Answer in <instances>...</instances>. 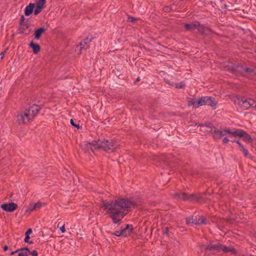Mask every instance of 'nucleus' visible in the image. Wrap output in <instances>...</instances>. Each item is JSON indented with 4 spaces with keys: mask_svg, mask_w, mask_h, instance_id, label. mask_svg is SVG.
Listing matches in <instances>:
<instances>
[{
    "mask_svg": "<svg viewBox=\"0 0 256 256\" xmlns=\"http://www.w3.org/2000/svg\"><path fill=\"white\" fill-rule=\"evenodd\" d=\"M28 46L32 49V52L34 54H37L40 51L41 48L40 44L35 43L33 41H31L29 43Z\"/></svg>",
    "mask_w": 256,
    "mask_h": 256,
    "instance_id": "16",
    "label": "nucleus"
},
{
    "mask_svg": "<svg viewBox=\"0 0 256 256\" xmlns=\"http://www.w3.org/2000/svg\"><path fill=\"white\" fill-rule=\"evenodd\" d=\"M225 69L228 72L236 76H244V66L241 64H234L225 66Z\"/></svg>",
    "mask_w": 256,
    "mask_h": 256,
    "instance_id": "5",
    "label": "nucleus"
},
{
    "mask_svg": "<svg viewBox=\"0 0 256 256\" xmlns=\"http://www.w3.org/2000/svg\"><path fill=\"white\" fill-rule=\"evenodd\" d=\"M69 173L70 172L66 170L64 171V174H65L66 176H68Z\"/></svg>",
    "mask_w": 256,
    "mask_h": 256,
    "instance_id": "49",
    "label": "nucleus"
},
{
    "mask_svg": "<svg viewBox=\"0 0 256 256\" xmlns=\"http://www.w3.org/2000/svg\"><path fill=\"white\" fill-rule=\"evenodd\" d=\"M232 142H236L237 144L240 148V149L244 147L243 145L241 144L240 140H234V141H232Z\"/></svg>",
    "mask_w": 256,
    "mask_h": 256,
    "instance_id": "37",
    "label": "nucleus"
},
{
    "mask_svg": "<svg viewBox=\"0 0 256 256\" xmlns=\"http://www.w3.org/2000/svg\"><path fill=\"white\" fill-rule=\"evenodd\" d=\"M216 104L217 102L216 101L215 98L204 96L198 99L196 106L208 105L215 109L216 108Z\"/></svg>",
    "mask_w": 256,
    "mask_h": 256,
    "instance_id": "4",
    "label": "nucleus"
},
{
    "mask_svg": "<svg viewBox=\"0 0 256 256\" xmlns=\"http://www.w3.org/2000/svg\"><path fill=\"white\" fill-rule=\"evenodd\" d=\"M25 238H24V242L28 243H32V242H30L29 240L30 238V237L29 236H27V234L25 235Z\"/></svg>",
    "mask_w": 256,
    "mask_h": 256,
    "instance_id": "43",
    "label": "nucleus"
},
{
    "mask_svg": "<svg viewBox=\"0 0 256 256\" xmlns=\"http://www.w3.org/2000/svg\"><path fill=\"white\" fill-rule=\"evenodd\" d=\"M49 26V24L46 22L44 26L36 29L34 32V38L38 40H40L42 34L48 30Z\"/></svg>",
    "mask_w": 256,
    "mask_h": 256,
    "instance_id": "9",
    "label": "nucleus"
},
{
    "mask_svg": "<svg viewBox=\"0 0 256 256\" xmlns=\"http://www.w3.org/2000/svg\"><path fill=\"white\" fill-rule=\"evenodd\" d=\"M138 20V18H136L134 17H133V16H128H128L127 22H135Z\"/></svg>",
    "mask_w": 256,
    "mask_h": 256,
    "instance_id": "32",
    "label": "nucleus"
},
{
    "mask_svg": "<svg viewBox=\"0 0 256 256\" xmlns=\"http://www.w3.org/2000/svg\"><path fill=\"white\" fill-rule=\"evenodd\" d=\"M82 149L84 150L85 152H88L90 150H91L92 152H94V149L90 146H87L86 142H84V145L82 146Z\"/></svg>",
    "mask_w": 256,
    "mask_h": 256,
    "instance_id": "29",
    "label": "nucleus"
},
{
    "mask_svg": "<svg viewBox=\"0 0 256 256\" xmlns=\"http://www.w3.org/2000/svg\"><path fill=\"white\" fill-rule=\"evenodd\" d=\"M21 27L18 28V33L24 34L26 35H28L31 32V30H28L30 26V23L26 22L25 24H20Z\"/></svg>",
    "mask_w": 256,
    "mask_h": 256,
    "instance_id": "15",
    "label": "nucleus"
},
{
    "mask_svg": "<svg viewBox=\"0 0 256 256\" xmlns=\"http://www.w3.org/2000/svg\"><path fill=\"white\" fill-rule=\"evenodd\" d=\"M222 244L219 243L212 244H210L206 246V249L210 250L221 251Z\"/></svg>",
    "mask_w": 256,
    "mask_h": 256,
    "instance_id": "18",
    "label": "nucleus"
},
{
    "mask_svg": "<svg viewBox=\"0 0 256 256\" xmlns=\"http://www.w3.org/2000/svg\"><path fill=\"white\" fill-rule=\"evenodd\" d=\"M30 120L31 118L30 117V114L27 113L26 112L20 113L17 116V122L20 125L26 124Z\"/></svg>",
    "mask_w": 256,
    "mask_h": 256,
    "instance_id": "10",
    "label": "nucleus"
},
{
    "mask_svg": "<svg viewBox=\"0 0 256 256\" xmlns=\"http://www.w3.org/2000/svg\"><path fill=\"white\" fill-rule=\"evenodd\" d=\"M44 205H45L44 204H41L40 202H38L36 204H34V203L31 204H30L29 208H28V210H26V212H28V211L32 212L35 210L39 209L42 206H44Z\"/></svg>",
    "mask_w": 256,
    "mask_h": 256,
    "instance_id": "21",
    "label": "nucleus"
},
{
    "mask_svg": "<svg viewBox=\"0 0 256 256\" xmlns=\"http://www.w3.org/2000/svg\"><path fill=\"white\" fill-rule=\"evenodd\" d=\"M197 21H196L194 23L188 24L185 23L184 24V28L186 31H191L192 30L196 29V28Z\"/></svg>",
    "mask_w": 256,
    "mask_h": 256,
    "instance_id": "22",
    "label": "nucleus"
},
{
    "mask_svg": "<svg viewBox=\"0 0 256 256\" xmlns=\"http://www.w3.org/2000/svg\"><path fill=\"white\" fill-rule=\"evenodd\" d=\"M46 3V0H36L35 4V8L34 14L37 15L40 14L44 8Z\"/></svg>",
    "mask_w": 256,
    "mask_h": 256,
    "instance_id": "12",
    "label": "nucleus"
},
{
    "mask_svg": "<svg viewBox=\"0 0 256 256\" xmlns=\"http://www.w3.org/2000/svg\"><path fill=\"white\" fill-rule=\"evenodd\" d=\"M60 229L62 233L65 232L66 230H65V228H64V224H63L62 226H60Z\"/></svg>",
    "mask_w": 256,
    "mask_h": 256,
    "instance_id": "45",
    "label": "nucleus"
},
{
    "mask_svg": "<svg viewBox=\"0 0 256 256\" xmlns=\"http://www.w3.org/2000/svg\"><path fill=\"white\" fill-rule=\"evenodd\" d=\"M28 253L30 254L32 256H37L38 254V252L36 250H32V252H29Z\"/></svg>",
    "mask_w": 256,
    "mask_h": 256,
    "instance_id": "40",
    "label": "nucleus"
},
{
    "mask_svg": "<svg viewBox=\"0 0 256 256\" xmlns=\"http://www.w3.org/2000/svg\"><path fill=\"white\" fill-rule=\"evenodd\" d=\"M186 222L188 224H192L195 225H200L207 224L206 220L202 216L198 218L197 216H192L190 218H186Z\"/></svg>",
    "mask_w": 256,
    "mask_h": 256,
    "instance_id": "8",
    "label": "nucleus"
},
{
    "mask_svg": "<svg viewBox=\"0 0 256 256\" xmlns=\"http://www.w3.org/2000/svg\"><path fill=\"white\" fill-rule=\"evenodd\" d=\"M136 206V202L128 198L118 199L103 202L102 208L109 215L114 224H120L122 218Z\"/></svg>",
    "mask_w": 256,
    "mask_h": 256,
    "instance_id": "1",
    "label": "nucleus"
},
{
    "mask_svg": "<svg viewBox=\"0 0 256 256\" xmlns=\"http://www.w3.org/2000/svg\"><path fill=\"white\" fill-rule=\"evenodd\" d=\"M2 208L6 212H12L14 211L18 208L16 204L11 202L10 204H4L1 206Z\"/></svg>",
    "mask_w": 256,
    "mask_h": 256,
    "instance_id": "14",
    "label": "nucleus"
},
{
    "mask_svg": "<svg viewBox=\"0 0 256 256\" xmlns=\"http://www.w3.org/2000/svg\"><path fill=\"white\" fill-rule=\"evenodd\" d=\"M165 232H166V234L167 235H168V228H166Z\"/></svg>",
    "mask_w": 256,
    "mask_h": 256,
    "instance_id": "51",
    "label": "nucleus"
},
{
    "mask_svg": "<svg viewBox=\"0 0 256 256\" xmlns=\"http://www.w3.org/2000/svg\"><path fill=\"white\" fill-rule=\"evenodd\" d=\"M114 234L116 236H122V232H121V230H120V231H116L114 233Z\"/></svg>",
    "mask_w": 256,
    "mask_h": 256,
    "instance_id": "39",
    "label": "nucleus"
},
{
    "mask_svg": "<svg viewBox=\"0 0 256 256\" xmlns=\"http://www.w3.org/2000/svg\"><path fill=\"white\" fill-rule=\"evenodd\" d=\"M163 10L164 12H168L172 10V8L170 6H165L163 8Z\"/></svg>",
    "mask_w": 256,
    "mask_h": 256,
    "instance_id": "36",
    "label": "nucleus"
},
{
    "mask_svg": "<svg viewBox=\"0 0 256 256\" xmlns=\"http://www.w3.org/2000/svg\"><path fill=\"white\" fill-rule=\"evenodd\" d=\"M193 106L194 108H198L199 106H197V100H196L194 98H191L188 103V106Z\"/></svg>",
    "mask_w": 256,
    "mask_h": 256,
    "instance_id": "28",
    "label": "nucleus"
},
{
    "mask_svg": "<svg viewBox=\"0 0 256 256\" xmlns=\"http://www.w3.org/2000/svg\"><path fill=\"white\" fill-rule=\"evenodd\" d=\"M20 249H18V250H16V251L12 252L10 254V255H14V254H16V252H20Z\"/></svg>",
    "mask_w": 256,
    "mask_h": 256,
    "instance_id": "47",
    "label": "nucleus"
},
{
    "mask_svg": "<svg viewBox=\"0 0 256 256\" xmlns=\"http://www.w3.org/2000/svg\"><path fill=\"white\" fill-rule=\"evenodd\" d=\"M224 136L223 132L217 128H215L213 131L212 138L215 140L220 139Z\"/></svg>",
    "mask_w": 256,
    "mask_h": 256,
    "instance_id": "20",
    "label": "nucleus"
},
{
    "mask_svg": "<svg viewBox=\"0 0 256 256\" xmlns=\"http://www.w3.org/2000/svg\"><path fill=\"white\" fill-rule=\"evenodd\" d=\"M164 162L166 164V165L169 164H168L167 162Z\"/></svg>",
    "mask_w": 256,
    "mask_h": 256,
    "instance_id": "54",
    "label": "nucleus"
},
{
    "mask_svg": "<svg viewBox=\"0 0 256 256\" xmlns=\"http://www.w3.org/2000/svg\"><path fill=\"white\" fill-rule=\"evenodd\" d=\"M133 230L132 226V224H128L126 227L121 230L122 236H126L129 235Z\"/></svg>",
    "mask_w": 256,
    "mask_h": 256,
    "instance_id": "19",
    "label": "nucleus"
},
{
    "mask_svg": "<svg viewBox=\"0 0 256 256\" xmlns=\"http://www.w3.org/2000/svg\"><path fill=\"white\" fill-rule=\"evenodd\" d=\"M140 77H138L137 78L136 80L134 81V84H136L138 82H140Z\"/></svg>",
    "mask_w": 256,
    "mask_h": 256,
    "instance_id": "48",
    "label": "nucleus"
},
{
    "mask_svg": "<svg viewBox=\"0 0 256 256\" xmlns=\"http://www.w3.org/2000/svg\"><path fill=\"white\" fill-rule=\"evenodd\" d=\"M209 4H213V2H209Z\"/></svg>",
    "mask_w": 256,
    "mask_h": 256,
    "instance_id": "53",
    "label": "nucleus"
},
{
    "mask_svg": "<svg viewBox=\"0 0 256 256\" xmlns=\"http://www.w3.org/2000/svg\"><path fill=\"white\" fill-rule=\"evenodd\" d=\"M229 141L230 140L227 137H224L222 140V143L224 144H227Z\"/></svg>",
    "mask_w": 256,
    "mask_h": 256,
    "instance_id": "41",
    "label": "nucleus"
},
{
    "mask_svg": "<svg viewBox=\"0 0 256 256\" xmlns=\"http://www.w3.org/2000/svg\"><path fill=\"white\" fill-rule=\"evenodd\" d=\"M70 124H71L72 126H74V128H77L78 130H79V129H80V128H82V126H80V124H76L74 122V120H73V119H71V120H70Z\"/></svg>",
    "mask_w": 256,
    "mask_h": 256,
    "instance_id": "31",
    "label": "nucleus"
},
{
    "mask_svg": "<svg viewBox=\"0 0 256 256\" xmlns=\"http://www.w3.org/2000/svg\"><path fill=\"white\" fill-rule=\"evenodd\" d=\"M196 29L198 30V32L202 35L208 36L210 32L209 28L204 27L198 21H197Z\"/></svg>",
    "mask_w": 256,
    "mask_h": 256,
    "instance_id": "13",
    "label": "nucleus"
},
{
    "mask_svg": "<svg viewBox=\"0 0 256 256\" xmlns=\"http://www.w3.org/2000/svg\"><path fill=\"white\" fill-rule=\"evenodd\" d=\"M172 86H174L176 88H184L186 87V84L184 82H182L178 84L172 83L171 84Z\"/></svg>",
    "mask_w": 256,
    "mask_h": 256,
    "instance_id": "27",
    "label": "nucleus"
},
{
    "mask_svg": "<svg viewBox=\"0 0 256 256\" xmlns=\"http://www.w3.org/2000/svg\"><path fill=\"white\" fill-rule=\"evenodd\" d=\"M35 4L30 3L24 9V14L26 16H29L34 12V8H35Z\"/></svg>",
    "mask_w": 256,
    "mask_h": 256,
    "instance_id": "17",
    "label": "nucleus"
},
{
    "mask_svg": "<svg viewBox=\"0 0 256 256\" xmlns=\"http://www.w3.org/2000/svg\"><path fill=\"white\" fill-rule=\"evenodd\" d=\"M8 49V48H6V50H5L4 51L2 52L0 54V58L2 60L3 59V58H4V56L6 52V50Z\"/></svg>",
    "mask_w": 256,
    "mask_h": 256,
    "instance_id": "42",
    "label": "nucleus"
},
{
    "mask_svg": "<svg viewBox=\"0 0 256 256\" xmlns=\"http://www.w3.org/2000/svg\"><path fill=\"white\" fill-rule=\"evenodd\" d=\"M41 108L38 105L32 104L28 108L26 109L27 113L30 114V117L32 116V118H34V116L40 112Z\"/></svg>",
    "mask_w": 256,
    "mask_h": 256,
    "instance_id": "11",
    "label": "nucleus"
},
{
    "mask_svg": "<svg viewBox=\"0 0 256 256\" xmlns=\"http://www.w3.org/2000/svg\"><path fill=\"white\" fill-rule=\"evenodd\" d=\"M165 80V82H166V83H167V84H169L171 85V84L169 82L168 80Z\"/></svg>",
    "mask_w": 256,
    "mask_h": 256,
    "instance_id": "52",
    "label": "nucleus"
},
{
    "mask_svg": "<svg viewBox=\"0 0 256 256\" xmlns=\"http://www.w3.org/2000/svg\"><path fill=\"white\" fill-rule=\"evenodd\" d=\"M86 144L88 146H94V148L96 147L98 145V140H93L92 142H86Z\"/></svg>",
    "mask_w": 256,
    "mask_h": 256,
    "instance_id": "30",
    "label": "nucleus"
},
{
    "mask_svg": "<svg viewBox=\"0 0 256 256\" xmlns=\"http://www.w3.org/2000/svg\"><path fill=\"white\" fill-rule=\"evenodd\" d=\"M198 126H200V127H206V128H210V130H202L201 129L200 130L202 132H212V128H214V125L211 123V122H208V123H206L204 124H198Z\"/></svg>",
    "mask_w": 256,
    "mask_h": 256,
    "instance_id": "24",
    "label": "nucleus"
},
{
    "mask_svg": "<svg viewBox=\"0 0 256 256\" xmlns=\"http://www.w3.org/2000/svg\"><path fill=\"white\" fill-rule=\"evenodd\" d=\"M168 170H164V172H161V174L162 175L163 174H168V175H170V174H173V170H170L168 172Z\"/></svg>",
    "mask_w": 256,
    "mask_h": 256,
    "instance_id": "35",
    "label": "nucleus"
},
{
    "mask_svg": "<svg viewBox=\"0 0 256 256\" xmlns=\"http://www.w3.org/2000/svg\"><path fill=\"white\" fill-rule=\"evenodd\" d=\"M221 251H222L224 252H231L232 254H236V252L234 248L231 247H227L223 245H222Z\"/></svg>",
    "mask_w": 256,
    "mask_h": 256,
    "instance_id": "26",
    "label": "nucleus"
},
{
    "mask_svg": "<svg viewBox=\"0 0 256 256\" xmlns=\"http://www.w3.org/2000/svg\"><path fill=\"white\" fill-rule=\"evenodd\" d=\"M224 132L232 136L242 138L243 141L248 144L252 143L254 141L250 135L242 129H236V130L232 132L230 128H225Z\"/></svg>",
    "mask_w": 256,
    "mask_h": 256,
    "instance_id": "2",
    "label": "nucleus"
},
{
    "mask_svg": "<svg viewBox=\"0 0 256 256\" xmlns=\"http://www.w3.org/2000/svg\"><path fill=\"white\" fill-rule=\"evenodd\" d=\"M236 98L238 100V104L244 110H248L251 108L252 104L251 100H252V98L246 99L243 96H236Z\"/></svg>",
    "mask_w": 256,
    "mask_h": 256,
    "instance_id": "7",
    "label": "nucleus"
},
{
    "mask_svg": "<svg viewBox=\"0 0 256 256\" xmlns=\"http://www.w3.org/2000/svg\"><path fill=\"white\" fill-rule=\"evenodd\" d=\"M32 233V230L31 228H28V230L26 232L25 235L27 234V236H29V234Z\"/></svg>",
    "mask_w": 256,
    "mask_h": 256,
    "instance_id": "46",
    "label": "nucleus"
},
{
    "mask_svg": "<svg viewBox=\"0 0 256 256\" xmlns=\"http://www.w3.org/2000/svg\"><path fill=\"white\" fill-rule=\"evenodd\" d=\"M94 38L93 37L89 38L88 36L82 42H80V46L81 48H88V44Z\"/></svg>",
    "mask_w": 256,
    "mask_h": 256,
    "instance_id": "23",
    "label": "nucleus"
},
{
    "mask_svg": "<svg viewBox=\"0 0 256 256\" xmlns=\"http://www.w3.org/2000/svg\"><path fill=\"white\" fill-rule=\"evenodd\" d=\"M253 72H254V69L250 68H248V67H244V74L245 73L250 74V73H252Z\"/></svg>",
    "mask_w": 256,
    "mask_h": 256,
    "instance_id": "33",
    "label": "nucleus"
},
{
    "mask_svg": "<svg viewBox=\"0 0 256 256\" xmlns=\"http://www.w3.org/2000/svg\"><path fill=\"white\" fill-rule=\"evenodd\" d=\"M98 145L95 148V150H102L104 152L112 150L118 146L115 140L98 139Z\"/></svg>",
    "mask_w": 256,
    "mask_h": 256,
    "instance_id": "3",
    "label": "nucleus"
},
{
    "mask_svg": "<svg viewBox=\"0 0 256 256\" xmlns=\"http://www.w3.org/2000/svg\"><path fill=\"white\" fill-rule=\"evenodd\" d=\"M173 198L177 200H182L184 201H192L196 200L197 197L193 194H188L184 192H176L172 194Z\"/></svg>",
    "mask_w": 256,
    "mask_h": 256,
    "instance_id": "6",
    "label": "nucleus"
},
{
    "mask_svg": "<svg viewBox=\"0 0 256 256\" xmlns=\"http://www.w3.org/2000/svg\"><path fill=\"white\" fill-rule=\"evenodd\" d=\"M18 252V256H28L30 252L29 249L27 247L22 248Z\"/></svg>",
    "mask_w": 256,
    "mask_h": 256,
    "instance_id": "25",
    "label": "nucleus"
},
{
    "mask_svg": "<svg viewBox=\"0 0 256 256\" xmlns=\"http://www.w3.org/2000/svg\"><path fill=\"white\" fill-rule=\"evenodd\" d=\"M251 102L252 103V104H252L251 108H256V101H255L254 100L252 99V100H251Z\"/></svg>",
    "mask_w": 256,
    "mask_h": 256,
    "instance_id": "44",
    "label": "nucleus"
},
{
    "mask_svg": "<svg viewBox=\"0 0 256 256\" xmlns=\"http://www.w3.org/2000/svg\"><path fill=\"white\" fill-rule=\"evenodd\" d=\"M241 151L242 152L244 155L245 157H247L248 155V150L246 149L244 146L240 149Z\"/></svg>",
    "mask_w": 256,
    "mask_h": 256,
    "instance_id": "34",
    "label": "nucleus"
},
{
    "mask_svg": "<svg viewBox=\"0 0 256 256\" xmlns=\"http://www.w3.org/2000/svg\"><path fill=\"white\" fill-rule=\"evenodd\" d=\"M8 246H4V251L7 250H8Z\"/></svg>",
    "mask_w": 256,
    "mask_h": 256,
    "instance_id": "50",
    "label": "nucleus"
},
{
    "mask_svg": "<svg viewBox=\"0 0 256 256\" xmlns=\"http://www.w3.org/2000/svg\"><path fill=\"white\" fill-rule=\"evenodd\" d=\"M24 20H25V18L24 15H22L20 18V24H25V22H24Z\"/></svg>",
    "mask_w": 256,
    "mask_h": 256,
    "instance_id": "38",
    "label": "nucleus"
}]
</instances>
